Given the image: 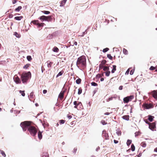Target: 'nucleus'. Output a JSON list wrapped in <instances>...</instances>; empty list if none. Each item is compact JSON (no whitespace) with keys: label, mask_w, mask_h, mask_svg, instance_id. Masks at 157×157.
Masks as SVG:
<instances>
[{"label":"nucleus","mask_w":157,"mask_h":157,"mask_svg":"<svg viewBox=\"0 0 157 157\" xmlns=\"http://www.w3.org/2000/svg\"><path fill=\"white\" fill-rule=\"evenodd\" d=\"M20 126L24 131L28 129L32 136H34L36 135L37 132L36 128L34 127L31 125L29 122L25 121L22 122L21 123Z\"/></svg>","instance_id":"obj_1"},{"label":"nucleus","mask_w":157,"mask_h":157,"mask_svg":"<svg viewBox=\"0 0 157 157\" xmlns=\"http://www.w3.org/2000/svg\"><path fill=\"white\" fill-rule=\"evenodd\" d=\"M77 67L80 69L84 68L86 66V59L83 56L78 57L76 63Z\"/></svg>","instance_id":"obj_2"},{"label":"nucleus","mask_w":157,"mask_h":157,"mask_svg":"<svg viewBox=\"0 0 157 157\" xmlns=\"http://www.w3.org/2000/svg\"><path fill=\"white\" fill-rule=\"evenodd\" d=\"M31 77V73L30 71L23 73L21 75V78L22 83H26L29 79Z\"/></svg>","instance_id":"obj_3"},{"label":"nucleus","mask_w":157,"mask_h":157,"mask_svg":"<svg viewBox=\"0 0 157 157\" xmlns=\"http://www.w3.org/2000/svg\"><path fill=\"white\" fill-rule=\"evenodd\" d=\"M41 21H51L52 20V18L51 16H42L40 17L39 18Z\"/></svg>","instance_id":"obj_4"},{"label":"nucleus","mask_w":157,"mask_h":157,"mask_svg":"<svg viewBox=\"0 0 157 157\" xmlns=\"http://www.w3.org/2000/svg\"><path fill=\"white\" fill-rule=\"evenodd\" d=\"M134 96L133 95L127 96L123 98V101L124 103H128L129 101H131L134 98Z\"/></svg>","instance_id":"obj_5"},{"label":"nucleus","mask_w":157,"mask_h":157,"mask_svg":"<svg viewBox=\"0 0 157 157\" xmlns=\"http://www.w3.org/2000/svg\"><path fill=\"white\" fill-rule=\"evenodd\" d=\"M142 106L146 109L152 108L154 107L152 104L151 103L147 104L146 103H144Z\"/></svg>","instance_id":"obj_6"},{"label":"nucleus","mask_w":157,"mask_h":157,"mask_svg":"<svg viewBox=\"0 0 157 157\" xmlns=\"http://www.w3.org/2000/svg\"><path fill=\"white\" fill-rule=\"evenodd\" d=\"M156 128V123L155 122H153L152 123H150L149 125V128L152 131H153L154 129Z\"/></svg>","instance_id":"obj_7"},{"label":"nucleus","mask_w":157,"mask_h":157,"mask_svg":"<svg viewBox=\"0 0 157 157\" xmlns=\"http://www.w3.org/2000/svg\"><path fill=\"white\" fill-rule=\"evenodd\" d=\"M13 79L14 82L17 84L20 83L21 82L20 78L16 75H15Z\"/></svg>","instance_id":"obj_8"},{"label":"nucleus","mask_w":157,"mask_h":157,"mask_svg":"<svg viewBox=\"0 0 157 157\" xmlns=\"http://www.w3.org/2000/svg\"><path fill=\"white\" fill-rule=\"evenodd\" d=\"M152 95L155 98L157 99V92L155 90H154L152 91Z\"/></svg>","instance_id":"obj_9"},{"label":"nucleus","mask_w":157,"mask_h":157,"mask_svg":"<svg viewBox=\"0 0 157 157\" xmlns=\"http://www.w3.org/2000/svg\"><path fill=\"white\" fill-rule=\"evenodd\" d=\"M47 65L48 67H52L53 63L52 62L48 61L46 62Z\"/></svg>","instance_id":"obj_10"},{"label":"nucleus","mask_w":157,"mask_h":157,"mask_svg":"<svg viewBox=\"0 0 157 157\" xmlns=\"http://www.w3.org/2000/svg\"><path fill=\"white\" fill-rule=\"evenodd\" d=\"M42 132L39 131L38 132V136L40 140L42 139Z\"/></svg>","instance_id":"obj_11"},{"label":"nucleus","mask_w":157,"mask_h":157,"mask_svg":"<svg viewBox=\"0 0 157 157\" xmlns=\"http://www.w3.org/2000/svg\"><path fill=\"white\" fill-rule=\"evenodd\" d=\"M148 120L150 122H152L153 120V119L154 118L153 116L149 115L148 116Z\"/></svg>","instance_id":"obj_12"},{"label":"nucleus","mask_w":157,"mask_h":157,"mask_svg":"<svg viewBox=\"0 0 157 157\" xmlns=\"http://www.w3.org/2000/svg\"><path fill=\"white\" fill-rule=\"evenodd\" d=\"M122 118L126 121L129 120V116L128 115H124L122 117Z\"/></svg>","instance_id":"obj_13"},{"label":"nucleus","mask_w":157,"mask_h":157,"mask_svg":"<svg viewBox=\"0 0 157 157\" xmlns=\"http://www.w3.org/2000/svg\"><path fill=\"white\" fill-rule=\"evenodd\" d=\"M64 92H61L59 95V97L62 99L63 98Z\"/></svg>","instance_id":"obj_14"},{"label":"nucleus","mask_w":157,"mask_h":157,"mask_svg":"<svg viewBox=\"0 0 157 157\" xmlns=\"http://www.w3.org/2000/svg\"><path fill=\"white\" fill-rule=\"evenodd\" d=\"M113 68L111 71V73H113L115 72V71L116 70V66L115 65H113Z\"/></svg>","instance_id":"obj_15"},{"label":"nucleus","mask_w":157,"mask_h":157,"mask_svg":"<svg viewBox=\"0 0 157 157\" xmlns=\"http://www.w3.org/2000/svg\"><path fill=\"white\" fill-rule=\"evenodd\" d=\"M67 0H63L62 1L60 4V6L62 7L63 6L66 2Z\"/></svg>","instance_id":"obj_16"},{"label":"nucleus","mask_w":157,"mask_h":157,"mask_svg":"<svg viewBox=\"0 0 157 157\" xmlns=\"http://www.w3.org/2000/svg\"><path fill=\"white\" fill-rule=\"evenodd\" d=\"M103 70L105 71H109V67L108 66H104L103 67Z\"/></svg>","instance_id":"obj_17"},{"label":"nucleus","mask_w":157,"mask_h":157,"mask_svg":"<svg viewBox=\"0 0 157 157\" xmlns=\"http://www.w3.org/2000/svg\"><path fill=\"white\" fill-rule=\"evenodd\" d=\"M22 18L23 17L21 16L19 17H15L14 19L20 21Z\"/></svg>","instance_id":"obj_18"},{"label":"nucleus","mask_w":157,"mask_h":157,"mask_svg":"<svg viewBox=\"0 0 157 157\" xmlns=\"http://www.w3.org/2000/svg\"><path fill=\"white\" fill-rule=\"evenodd\" d=\"M34 94L33 92H32L30 93V95L28 96V97H29V99L30 101H32L30 99L31 98H33V97Z\"/></svg>","instance_id":"obj_19"},{"label":"nucleus","mask_w":157,"mask_h":157,"mask_svg":"<svg viewBox=\"0 0 157 157\" xmlns=\"http://www.w3.org/2000/svg\"><path fill=\"white\" fill-rule=\"evenodd\" d=\"M22 9L21 6H19L17 8L15 9V11L17 12H18Z\"/></svg>","instance_id":"obj_20"},{"label":"nucleus","mask_w":157,"mask_h":157,"mask_svg":"<svg viewBox=\"0 0 157 157\" xmlns=\"http://www.w3.org/2000/svg\"><path fill=\"white\" fill-rule=\"evenodd\" d=\"M59 50V49L56 47H54L53 48V51L54 52H58Z\"/></svg>","instance_id":"obj_21"},{"label":"nucleus","mask_w":157,"mask_h":157,"mask_svg":"<svg viewBox=\"0 0 157 157\" xmlns=\"http://www.w3.org/2000/svg\"><path fill=\"white\" fill-rule=\"evenodd\" d=\"M13 35L15 36L17 38H19L20 37V34L16 32L14 33Z\"/></svg>","instance_id":"obj_22"},{"label":"nucleus","mask_w":157,"mask_h":157,"mask_svg":"<svg viewBox=\"0 0 157 157\" xmlns=\"http://www.w3.org/2000/svg\"><path fill=\"white\" fill-rule=\"evenodd\" d=\"M81 81V79L80 78H78L76 80V82L77 84H79L80 83Z\"/></svg>","instance_id":"obj_23"},{"label":"nucleus","mask_w":157,"mask_h":157,"mask_svg":"<svg viewBox=\"0 0 157 157\" xmlns=\"http://www.w3.org/2000/svg\"><path fill=\"white\" fill-rule=\"evenodd\" d=\"M116 134L118 136H121V132L119 129H117V130Z\"/></svg>","instance_id":"obj_24"},{"label":"nucleus","mask_w":157,"mask_h":157,"mask_svg":"<svg viewBox=\"0 0 157 157\" xmlns=\"http://www.w3.org/2000/svg\"><path fill=\"white\" fill-rule=\"evenodd\" d=\"M41 157H49V155L46 153H44L42 155Z\"/></svg>","instance_id":"obj_25"},{"label":"nucleus","mask_w":157,"mask_h":157,"mask_svg":"<svg viewBox=\"0 0 157 157\" xmlns=\"http://www.w3.org/2000/svg\"><path fill=\"white\" fill-rule=\"evenodd\" d=\"M104 73H105L106 76L108 77L109 76L110 72L109 71L104 72Z\"/></svg>","instance_id":"obj_26"},{"label":"nucleus","mask_w":157,"mask_h":157,"mask_svg":"<svg viewBox=\"0 0 157 157\" xmlns=\"http://www.w3.org/2000/svg\"><path fill=\"white\" fill-rule=\"evenodd\" d=\"M32 23L34 24H35V25H37V24L38 23V20H34L32 21H31V23Z\"/></svg>","instance_id":"obj_27"},{"label":"nucleus","mask_w":157,"mask_h":157,"mask_svg":"<svg viewBox=\"0 0 157 157\" xmlns=\"http://www.w3.org/2000/svg\"><path fill=\"white\" fill-rule=\"evenodd\" d=\"M53 36L52 35L49 34L47 37V38L48 39H51L52 38Z\"/></svg>","instance_id":"obj_28"},{"label":"nucleus","mask_w":157,"mask_h":157,"mask_svg":"<svg viewBox=\"0 0 157 157\" xmlns=\"http://www.w3.org/2000/svg\"><path fill=\"white\" fill-rule=\"evenodd\" d=\"M63 72V71L59 72L56 76V77H57L59 76H61L62 75Z\"/></svg>","instance_id":"obj_29"},{"label":"nucleus","mask_w":157,"mask_h":157,"mask_svg":"<svg viewBox=\"0 0 157 157\" xmlns=\"http://www.w3.org/2000/svg\"><path fill=\"white\" fill-rule=\"evenodd\" d=\"M44 23H38L37 24V25L38 26V27L39 28V29H40V27H42L43 26V25Z\"/></svg>","instance_id":"obj_30"},{"label":"nucleus","mask_w":157,"mask_h":157,"mask_svg":"<svg viewBox=\"0 0 157 157\" xmlns=\"http://www.w3.org/2000/svg\"><path fill=\"white\" fill-rule=\"evenodd\" d=\"M91 84L92 86H97L98 85V84L97 83H96L95 82H91Z\"/></svg>","instance_id":"obj_31"},{"label":"nucleus","mask_w":157,"mask_h":157,"mask_svg":"<svg viewBox=\"0 0 157 157\" xmlns=\"http://www.w3.org/2000/svg\"><path fill=\"white\" fill-rule=\"evenodd\" d=\"M131 143H132L131 140H127V146H129L131 144Z\"/></svg>","instance_id":"obj_32"},{"label":"nucleus","mask_w":157,"mask_h":157,"mask_svg":"<svg viewBox=\"0 0 157 157\" xmlns=\"http://www.w3.org/2000/svg\"><path fill=\"white\" fill-rule=\"evenodd\" d=\"M19 92L21 94V95L22 96L24 97L25 96V94L24 91L20 90Z\"/></svg>","instance_id":"obj_33"},{"label":"nucleus","mask_w":157,"mask_h":157,"mask_svg":"<svg viewBox=\"0 0 157 157\" xmlns=\"http://www.w3.org/2000/svg\"><path fill=\"white\" fill-rule=\"evenodd\" d=\"M123 53L125 55H127L128 54V51L125 48H123Z\"/></svg>","instance_id":"obj_34"},{"label":"nucleus","mask_w":157,"mask_h":157,"mask_svg":"<svg viewBox=\"0 0 157 157\" xmlns=\"http://www.w3.org/2000/svg\"><path fill=\"white\" fill-rule=\"evenodd\" d=\"M0 151L1 154L2 155L3 157H5L6 156V154H5L4 152L3 151L1 150H0Z\"/></svg>","instance_id":"obj_35"},{"label":"nucleus","mask_w":157,"mask_h":157,"mask_svg":"<svg viewBox=\"0 0 157 157\" xmlns=\"http://www.w3.org/2000/svg\"><path fill=\"white\" fill-rule=\"evenodd\" d=\"M141 145L143 147H145L146 146V144L144 142H143L141 143Z\"/></svg>","instance_id":"obj_36"},{"label":"nucleus","mask_w":157,"mask_h":157,"mask_svg":"<svg viewBox=\"0 0 157 157\" xmlns=\"http://www.w3.org/2000/svg\"><path fill=\"white\" fill-rule=\"evenodd\" d=\"M131 150L132 151H134L135 150V147L133 144H132L131 146Z\"/></svg>","instance_id":"obj_37"},{"label":"nucleus","mask_w":157,"mask_h":157,"mask_svg":"<svg viewBox=\"0 0 157 157\" xmlns=\"http://www.w3.org/2000/svg\"><path fill=\"white\" fill-rule=\"evenodd\" d=\"M42 12L46 14H48L50 13V12L48 11H43Z\"/></svg>","instance_id":"obj_38"},{"label":"nucleus","mask_w":157,"mask_h":157,"mask_svg":"<svg viewBox=\"0 0 157 157\" xmlns=\"http://www.w3.org/2000/svg\"><path fill=\"white\" fill-rule=\"evenodd\" d=\"M107 57L110 59L111 60L113 59V57L111 56V55L110 54H108L107 55Z\"/></svg>","instance_id":"obj_39"},{"label":"nucleus","mask_w":157,"mask_h":157,"mask_svg":"<svg viewBox=\"0 0 157 157\" xmlns=\"http://www.w3.org/2000/svg\"><path fill=\"white\" fill-rule=\"evenodd\" d=\"M27 59L29 61H30L32 59L31 56H27Z\"/></svg>","instance_id":"obj_40"},{"label":"nucleus","mask_w":157,"mask_h":157,"mask_svg":"<svg viewBox=\"0 0 157 157\" xmlns=\"http://www.w3.org/2000/svg\"><path fill=\"white\" fill-rule=\"evenodd\" d=\"M30 65V64H27L25 65L23 67V68L25 69H27Z\"/></svg>","instance_id":"obj_41"},{"label":"nucleus","mask_w":157,"mask_h":157,"mask_svg":"<svg viewBox=\"0 0 157 157\" xmlns=\"http://www.w3.org/2000/svg\"><path fill=\"white\" fill-rule=\"evenodd\" d=\"M109 50V48H106L104 49L103 50L102 52H106L107 51H108Z\"/></svg>","instance_id":"obj_42"},{"label":"nucleus","mask_w":157,"mask_h":157,"mask_svg":"<svg viewBox=\"0 0 157 157\" xmlns=\"http://www.w3.org/2000/svg\"><path fill=\"white\" fill-rule=\"evenodd\" d=\"M82 92V89L81 88H79L78 90V95H80V94H81Z\"/></svg>","instance_id":"obj_43"},{"label":"nucleus","mask_w":157,"mask_h":157,"mask_svg":"<svg viewBox=\"0 0 157 157\" xmlns=\"http://www.w3.org/2000/svg\"><path fill=\"white\" fill-rule=\"evenodd\" d=\"M106 61L105 60H103L101 61V63L102 65H105L106 63Z\"/></svg>","instance_id":"obj_44"},{"label":"nucleus","mask_w":157,"mask_h":157,"mask_svg":"<svg viewBox=\"0 0 157 157\" xmlns=\"http://www.w3.org/2000/svg\"><path fill=\"white\" fill-rule=\"evenodd\" d=\"M101 122L103 125H105L107 124V123L104 120H102L101 121Z\"/></svg>","instance_id":"obj_45"},{"label":"nucleus","mask_w":157,"mask_h":157,"mask_svg":"<svg viewBox=\"0 0 157 157\" xmlns=\"http://www.w3.org/2000/svg\"><path fill=\"white\" fill-rule=\"evenodd\" d=\"M86 30H86L85 31V32H83L82 33V35H81V36H81L83 37V36H84V34H86V33H87V31H86Z\"/></svg>","instance_id":"obj_46"},{"label":"nucleus","mask_w":157,"mask_h":157,"mask_svg":"<svg viewBox=\"0 0 157 157\" xmlns=\"http://www.w3.org/2000/svg\"><path fill=\"white\" fill-rule=\"evenodd\" d=\"M65 120H61L59 121L60 123L61 124H63L65 123Z\"/></svg>","instance_id":"obj_47"},{"label":"nucleus","mask_w":157,"mask_h":157,"mask_svg":"<svg viewBox=\"0 0 157 157\" xmlns=\"http://www.w3.org/2000/svg\"><path fill=\"white\" fill-rule=\"evenodd\" d=\"M134 70H133V69L132 70L130 71V75H132L134 73Z\"/></svg>","instance_id":"obj_48"},{"label":"nucleus","mask_w":157,"mask_h":157,"mask_svg":"<svg viewBox=\"0 0 157 157\" xmlns=\"http://www.w3.org/2000/svg\"><path fill=\"white\" fill-rule=\"evenodd\" d=\"M104 67V66H103V65H102L101 64H100L99 65V69H101L102 68H103V67Z\"/></svg>","instance_id":"obj_49"},{"label":"nucleus","mask_w":157,"mask_h":157,"mask_svg":"<svg viewBox=\"0 0 157 157\" xmlns=\"http://www.w3.org/2000/svg\"><path fill=\"white\" fill-rule=\"evenodd\" d=\"M113 98V97H111L110 98H109L108 99H107V101L108 102L112 100Z\"/></svg>","instance_id":"obj_50"},{"label":"nucleus","mask_w":157,"mask_h":157,"mask_svg":"<svg viewBox=\"0 0 157 157\" xmlns=\"http://www.w3.org/2000/svg\"><path fill=\"white\" fill-rule=\"evenodd\" d=\"M77 151V148L76 147H75L74 148L73 152L75 154Z\"/></svg>","instance_id":"obj_51"},{"label":"nucleus","mask_w":157,"mask_h":157,"mask_svg":"<svg viewBox=\"0 0 157 157\" xmlns=\"http://www.w3.org/2000/svg\"><path fill=\"white\" fill-rule=\"evenodd\" d=\"M155 69V67L153 66H151L150 68V70H153Z\"/></svg>","instance_id":"obj_52"},{"label":"nucleus","mask_w":157,"mask_h":157,"mask_svg":"<svg viewBox=\"0 0 157 157\" xmlns=\"http://www.w3.org/2000/svg\"><path fill=\"white\" fill-rule=\"evenodd\" d=\"M139 133H140L139 132H136L135 133V136L136 137L137 136L139 135Z\"/></svg>","instance_id":"obj_53"},{"label":"nucleus","mask_w":157,"mask_h":157,"mask_svg":"<svg viewBox=\"0 0 157 157\" xmlns=\"http://www.w3.org/2000/svg\"><path fill=\"white\" fill-rule=\"evenodd\" d=\"M47 91L46 90H43V92L44 94H45L47 93Z\"/></svg>","instance_id":"obj_54"},{"label":"nucleus","mask_w":157,"mask_h":157,"mask_svg":"<svg viewBox=\"0 0 157 157\" xmlns=\"http://www.w3.org/2000/svg\"><path fill=\"white\" fill-rule=\"evenodd\" d=\"M17 2V0H13V4H15Z\"/></svg>","instance_id":"obj_55"},{"label":"nucleus","mask_w":157,"mask_h":157,"mask_svg":"<svg viewBox=\"0 0 157 157\" xmlns=\"http://www.w3.org/2000/svg\"><path fill=\"white\" fill-rule=\"evenodd\" d=\"M129 71V69H128V70L126 71V72L125 73V75H128V74Z\"/></svg>","instance_id":"obj_56"},{"label":"nucleus","mask_w":157,"mask_h":157,"mask_svg":"<svg viewBox=\"0 0 157 157\" xmlns=\"http://www.w3.org/2000/svg\"><path fill=\"white\" fill-rule=\"evenodd\" d=\"M96 77L99 78H100V77H101V75L100 74H98L97 75H96Z\"/></svg>","instance_id":"obj_57"},{"label":"nucleus","mask_w":157,"mask_h":157,"mask_svg":"<svg viewBox=\"0 0 157 157\" xmlns=\"http://www.w3.org/2000/svg\"><path fill=\"white\" fill-rule=\"evenodd\" d=\"M123 86H119V90H122L123 89Z\"/></svg>","instance_id":"obj_58"},{"label":"nucleus","mask_w":157,"mask_h":157,"mask_svg":"<svg viewBox=\"0 0 157 157\" xmlns=\"http://www.w3.org/2000/svg\"><path fill=\"white\" fill-rule=\"evenodd\" d=\"M73 104L74 105H78L77 104V102L76 101H74Z\"/></svg>","instance_id":"obj_59"},{"label":"nucleus","mask_w":157,"mask_h":157,"mask_svg":"<svg viewBox=\"0 0 157 157\" xmlns=\"http://www.w3.org/2000/svg\"><path fill=\"white\" fill-rule=\"evenodd\" d=\"M13 17V15L12 14H10L9 15V17L10 18H12Z\"/></svg>","instance_id":"obj_60"},{"label":"nucleus","mask_w":157,"mask_h":157,"mask_svg":"<svg viewBox=\"0 0 157 157\" xmlns=\"http://www.w3.org/2000/svg\"><path fill=\"white\" fill-rule=\"evenodd\" d=\"M114 142L115 144H117V143H118V141L117 140H114Z\"/></svg>","instance_id":"obj_61"},{"label":"nucleus","mask_w":157,"mask_h":157,"mask_svg":"<svg viewBox=\"0 0 157 157\" xmlns=\"http://www.w3.org/2000/svg\"><path fill=\"white\" fill-rule=\"evenodd\" d=\"M67 117H68V118L69 119H70L72 118V117L71 115H68L67 116Z\"/></svg>","instance_id":"obj_62"},{"label":"nucleus","mask_w":157,"mask_h":157,"mask_svg":"<svg viewBox=\"0 0 157 157\" xmlns=\"http://www.w3.org/2000/svg\"><path fill=\"white\" fill-rule=\"evenodd\" d=\"M110 113L109 112H106L105 113V115H109Z\"/></svg>","instance_id":"obj_63"},{"label":"nucleus","mask_w":157,"mask_h":157,"mask_svg":"<svg viewBox=\"0 0 157 157\" xmlns=\"http://www.w3.org/2000/svg\"><path fill=\"white\" fill-rule=\"evenodd\" d=\"M154 151L156 152H157V147L154 149Z\"/></svg>","instance_id":"obj_64"}]
</instances>
